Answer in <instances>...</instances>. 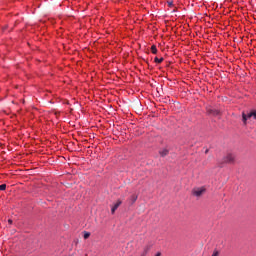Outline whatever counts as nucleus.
Here are the masks:
<instances>
[{"label": "nucleus", "instance_id": "0eeeda50", "mask_svg": "<svg viewBox=\"0 0 256 256\" xmlns=\"http://www.w3.org/2000/svg\"><path fill=\"white\" fill-rule=\"evenodd\" d=\"M159 154L161 155V157H167V155H169V150L167 149L161 150Z\"/></svg>", "mask_w": 256, "mask_h": 256}, {"label": "nucleus", "instance_id": "9d476101", "mask_svg": "<svg viewBox=\"0 0 256 256\" xmlns=\"http://www.w3.org/2000/svg\"><path fill=\"white\" fill-rule=\"evenodd\" d=\"M7 189V184L0 185V191H5Z\"/></svg>", "mask_w": 256, "mask_h": 256}, {"label": "nucleus", "instance_id": "39448f33", "mask_svg": "<svg viewBox=\"0 0 256 256\" xmlns=\"http://www.w3.org/2000/svg\"><path fill=\"white\" fill-rule=\"evenodd\" d=\"M121 200H118L115 204H114V206L112 207V209H111V213L113 214V213H115V211H117V209H119V207L121 206Z\"/></svg>", "mask_w": 256, "mask_h": 256}, {"label": "nucleus", "instance_id": "f257e3e1", "mask_svg": "<svg viewBox=\"0 0 256 256\" xmlns=\"http://www.w3.org/2000/svg\"><path fill=\"white\" fill-rule=\"evenodd\" d=\"M251 117H253V119H256V111H252L250 113L245 114V112L242 113V121L244 123V125H247V120L251 119Z\"/></svg>", "mask_w": 256, "mask_h": 256}, {"label": "nucleus", "instance_id": "f03ea898", "mask_svg": "<svg viewBox=\"0 0 256 256\" xmlns=\"http://www.w3.org/2000/svg\"><path fill=\"white\" fill-rule=\"evenodd\" d=\"M205 191H207L205 187L194 188L192 190V195H194V197H201L205 193Z\"/></svg>", "mask_w": 256, "mask_h": 256}, {"label": "nucleus", "instance_id": "6e6552de", "mask_svg": "<svg viewBox=\"0 0 256 256\" xmlns=\"http://www.w3.org/2000/svg\"><path fill=\"white\" fill-rule=\"evenodd\" d=\"M151 51H152L153 55H157V46L152 45L151 46Z\"/></svg>", "mask_w": 256, "mask_h": 256}, {"label": "nucleus", "instance_id": "423d86ee", "mask_svg": "<svg viewBox=\"0 0 256 256\" xmlns=\"http://www.w3.org/2000/svg\"><path fill=\"white\" fill-rule=\"evenodd\" d=\"M149 251H151V245H146L141 256H147V253H149Z\"/></svg>", "mask_w": 256, "mask_h": 256}, {"label": "nucleus", "instance_id": "1a4fd4ad", "mask_svg": "<svg viewBox=\"0 0 256 256\" xmlns=\"http://www.w3.org/2000/svg\"><path fill=\"white\" fill-rule=\"evenodd\" d=\"M154 61H155V63H163V58L159 59V58L155 57Z\"/></svg>", "mask_w": 256, "mask_h": 256}, {"label": "nucleus", "instance_id": "f8f14e48", "mask_svg": "<svg viewBox=\"0 0 256 256\" xmlns=\"http://www.w3.org/2000/svg\"><path fill=\"white\" fill-rule=\"evenodd\" d=\"M89 237H91V233L85 232L84 233V239H89Z\"/></svg>", "mask_w": 256, "mask_h": 256}, {"label": "nucleus", "instance_id": "9b49d317", "mask_svg": "<svg viewBox=\"0 0 256 256\" xmlns=\"http://www.w3.org/2000/svg\"><path fill=\"white\" fill-rule=\"evenodd\" d=\"M130 199L132 203H135V201H137V195H132Z\"/></svg>", "mask_w": 256, "mask_h": 256}, {"label": "nucleus", "instance_id": "4468645a", "mask_svg": "<svg viewBox=\"0 0 256 256\" xmlns=\"http://www.w3.org/2000/svg\"><path fill=\"white\" fill-rule=\"evenodd\" d=\"M8 223H9L10 225H13V220L9 219V220H8Z\"/></svg>", "mask_w": 256, "mask_h": 256}, {"label": "nucleus", "instance_id": "dca6fc26", "mask_svg": "<svg viewBox=\"0 0 256 256\" xmlns=\"http://www.w3.org/2000/svg\"><path fill=\"white\" fill-rule=\"evenodd\" d=\"M173 5V3H169V6H172Z\"/></svg>", "mask_w": 256, "mask_h": 256}, {"label": "nucleus", "instance_id": "ddd939ff", "mask_svg": "<svg viewBox=\"0 0 256 256\" xmlns=\"http://www.w3.org/2000/svg\"><path fill=\"white\" fill-rule=\"evenodd\" d=\"M211 256H219V250H214Z\"/></svg>", "mask_w": 256, "mask_h": 256}, {"label": "nucleus", "instance_id": "2eb2a0df", "mask_svg": "<svg viewBox=\"0 0 256 256\" xmlns=\"http://www.w3.org/2000/svg\"><path fill=\"white\" fill-rule=\"evenodd\" d=\"M155 256H161V252L156 253Z\"/></svg>", "mask_w": 256, "mask_h": 256}, {"label": "nucleus", "instance_id": "20e7f679", "mask_svg": "<svg viewBox=\"0 0 256 256\" xmlns=\"http://www.w3.org/2000/svg\"><path fill=\"white\" fill-rule=\"evenodd\" d=\"M207 112L209 113V115H214V117H217V115H221V112L217 109L209 108Z\"/></svg>", "mask_w": 256, "mask_h": 256}, {"label": "nucleus", "instance_id": "7ed1b4c3", "mask_svg": "<svg viewBox=\"0 0 256 256\" xmlns=\"http://www.w3.org/2000/svg\"><path fill=\"white\" fill-rule=\"evenodd\" d=\"M224 163H235V156L233 154H228L224 157Z\"/></svg>", "mask_w": 256, "mask_h": 256}]
</instances>
